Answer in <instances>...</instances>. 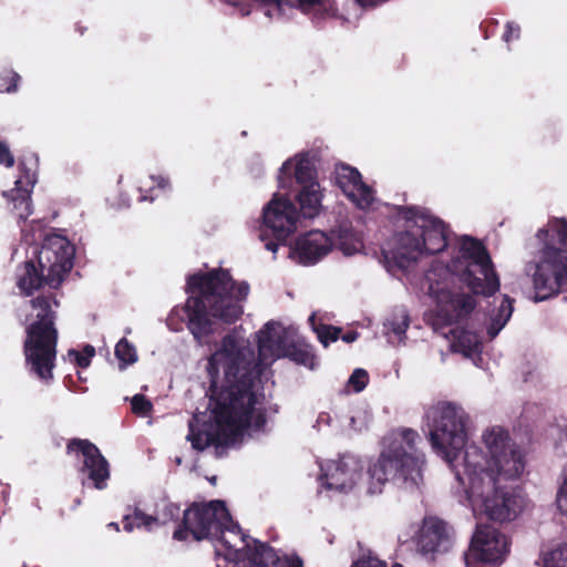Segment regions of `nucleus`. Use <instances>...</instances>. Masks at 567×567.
Listing matches in <instances>:
<instances>
[{
  "label": "nucleus",
  "instance_id": "obj_35",
  "mask_svg": "<svg viewBox=\"0 0 567 567\" xmlns=\"http://www.w3.org/2000/svg\"><path fill=\"white\" fill-rule=\"evenodd\" d=\"M95 355V349L92 346H85L82 351L74 349L69 350L68 358L70 361L76 363L80 368H87L91 364L92 358Z\"/></svg>",
  "mask_w": 567,
  "mask_h": 567
},
{
  "label": "nucleus",
  "instance_id": "obj_18",
  "mask_svg": "<svg viewBox=\"0 0 567 567\" xmlns=\"http://www.w3.org/2000/svg\"><path fill=\"white\" fill-rule=\"evenodd\" d=\"M333 247L332 238L321 230H311L296 240L290 258L301 265H313L323 258Z\"/></svg>",
  "mask_w": 567,
  "mask_h": 567
},
{
  "label": "nucleus",
  "instance_id": "obj_39",
  "mask_svg": "<svg viewBox=\"0 0 567 567\" xmlns=\"http://www.w3.org/2000/svg\"><path fill=\"white\" fill-rule=\"evenodd\" d=\"M8 78H9V84L8 85L0 84V91L7 92V93L17 92L18 87H19V82L21 80L20 75L14 71H9Z\"/></svg>",
  "mask_w": 567,
  "mask_h": 567
},
{
  "label": "nucleus",
  "instance_id": "obj_10",
  "mask_svg": "<svg viewBox=\"0 0 567 567\" xmlns=\"http://www.w3.org/2000/svg\"><path fill=\"white\" fill-rule=\"evenodd\" d=\"M37 255V264L42 272H47V286L51 289L60 287L66 274L72 269L74 247L66 237L50 234L45 235L43 244Z\"/></svg>",
  "mask_w": 567,
  "mask_h": 567
},
{
  "label": "nucleus",
  "instance_id": "obj_26",
  "mask_svg": "<svg viewBox=\"0 0 567 567\" xmlns=\"http://www.w3.org/2000/svg\"><path fill=\"white\" fill-rule=\"evenodd\" d=\"M332 244L339 248L343 255L352 256L363 249V241L351 226L342 225L333 233Z\"/></svg>",
  "mask_w": 567,
  "mask_h": 567
},
{
  "label": "nucleus",
  "instance_id": "obj_3",
  "mask_svg": "<svg viewBox=\"0 0 567 567\" xmlns=\"http://www.w3.org/2000/svg\"><path fill=\"white\" fill-rule=\"evenodd\" d=\"M451 260L446 265L434 261L424 277L427 295L436 305L433 326L444 337L451 334V348L476 364L483 348L478 334L458 327L444 331L476 307L474 296L460 291L454 282L457 278L474 295L492 296L499 289V278L485 247L475 238L462 236L451 245Z\"/></svg>",
  "mask_w": 567,
  "mask_h": 567
},
{
  "label": "nucleus",
  "instance_id": "obj_29",
  "mask_svg": "<svg viewBox=\"0 0 567 567\" xmlns=\"http://www.w3.org/2000/svg\"><path fill=\"white\" fill-rule=\"evenodd\" d=\"M284 357L289 358L296 363L302 364L310 370H313L318 364L312 347L299 338L297 332L290 341L287 353H285Z\"/></svg>",
  "mask_w": 567,
  "mask_h": 567
},
{
  "label": "nucleus",
  "instance_id": "obj_7",
  "mask_svg": "<svg viewBox=\"0 0 567 567\" xmlns=\"http://www.w3.org/2000/svg\"><path fill=\"white\" fill-rule=\"evenodd\" d=\"M37 312V320L27 328L24 341L25 367L28 372L44 385L53 382L56 359L58 331L50 300L38 297L30 301Z\"/></svg>",
  "mask_w": 567,
  "mask_h": 567
},
{
  "label": "nucleus",
  "instance_id": "obj_23",
  "mask_svg": "<svg viewBox=\"0 0 567 567\" xmlns=\"http://www.w3.org/2000/svg\"><path fill=\"white\" fill-rule=\"evenodd\" d=\"M303 567L302 560L298 556L279 557L277 553L268 545L256 546V550L248 560H239L233 567Z\"/></svg>",
  "mask_w": 567,
  "mask_h": 567
},
{
  "label": "nucleus",
  "instance_id": "obj_43",
  "mask_svg": "<svg viewBox=\"0 0 567 567\" xmlns=\"http://www.w3.org/2000/svg\"><path fill=\"white\" fill-rule=\"evenodd\" d=\"M110 526H112L113 528H115L116 530H118V525L116 523H111Z\"/></svg>",
  "mask_w": 567,
  "mask_h": 567
},
{
  "label": "nucleus",
  "instance_id": "obj_21",
  "mask_svg": "<svg viewBox=\"0 0 567 567\" xmlns=\"http://www.w3.org/2000/svg\"><path fill=\"white\" fill-rule=\"evenodd\" d=\"M20 175L14 182V189L11 190V199L13 203V210L19 220H25L31 214V192L35 184V173L25 167L24 164H19Z\"/></svg>",
  "mask_w": 567,
  "mask_h": 567
},
{
  "label": "nucleus",
  "instance_id": "obj_40",
  "mask_svg": "<svg viewBox=\"0 0 567 567\" xmlns=\"http://www.w3.org/2000/svg\"><path fill=\"white\" fill-rule=\"evenodd\" d=\"M519 34H520L519 25L514 22H508L506 24V30L503 34V40L508 43L511 40L518 39Z\"/></svg>",
  "mask_w": 567,
  "mask_h": 567
},
{
  "label": "nucleus",
  "instance_id": "obj_13",
  "mask_svg": "<svg viewBox=\"0 0 567 567\" xmlns=\"http://www.w3.org/2000/svg\"><path fill=\"white\" fill-rule=\"evenodd\" d=\"M225 525L217 538L213 539L215 551L217 556L224 558L225 567H233L239 560H248L255 553L256 546L264 545L244 534L230 516Z\"/></svg>",
  "mask_w": 567,
  "mask_h": 567
},
{
  "label": "nucleus",
  "instance_id": "obj_41",
  "mask_svg": "<svg viewBox=\"0 0 567 567\" xmlns=\"http://www.w3.org/2000/svg\"><path fill=\"white\" fill-rule=\"evenodd\" d=\"M14 163V158L11 155L8 146L0 142V164H4L7 167H11Z\"/></svg>",
  "mask_w": 567,
  "mask_h": 567
},
{
  "label": "nucleus",
  "instance_id": "obj_19",
  "mask_svg": "<svg viewBox=\"0 0 567 567\" xmlns=\"http://www.w3.org/2000/svg\"><path fill=\"white\" fill-rule=\"evenodd\" d=\"M181 507L174 503L162 502L157 505L155 515H147L140 509H134L132 514H127L123 520V527L126 532L134 528H144L147 532L173 522L179 517Z\"/></svg>",
  "mask_w": 567,
  "mask_h": 567
},
{
  "label": "nucleus",
  "instance_id": "obj_37",
  "mask_svg": "<svg viewBox=\"0 0 567 567\" xmlns=\"http://www.w3.org/2000/svg\"><path fill=\"white\" fill-rule=\"evenodd\" d=\"M131 405L132 411L140 416H146L153 408L152 402L143 394H135L131 400Z\"/></svg>",
  "mask_w": 567,
  "mask_h": 567
},
{
  "label": "nucleus",
  "instance_id": "obj_8",
  "mask_svg": "<svg viewBox=\"0 0 567 567\" xmlns=\"http://www.w3.org/2000/svg\"><path fill=\"white\" fill-rule=\"evenodd\" d=\"M299 213L287 195L275 194L262 210V227L259 238L274 255L279 245L297 230Z\"/></svg>",
  "mask_w": 567,
  "mask_h": 567
},
{
  "label": "nucleus",
  "instance_id": "obj_9",
  "mask_svg": "<svg viewBox=\"0 0 567 567\" xmlns=\"http://www.w3.org/2000/svg\"><path fill=\"white\" fill-rule=\"evenodd\" d=\"M229 520V513L221 501H212L207 504H194L184 511L185 529H177L173 537L184 540L192 534L197 540L217 538L223 526Z\"/></svg>",
  "mask_w": 567,
  "mask_h": 567
},
{
  "label": "nucleus",
  "instance_id": "obj_1",
  "mask_svg": "<svg viewBox=\"0 0 567 567\" xmlns=\"http://www.w3.org/2000/svg\"><path fill=\"white\" fill-rule=\"evenodd\" d=\"M468 420L456 403L441 401L431 405L425 412L431 446L454 471L460 503L474 515L511 522L524 511L526 499L503 482L524 473V452L499 425L482 433L485 454L476 445L466 446Z\"/></svg>",
  "mask_w": 567,
  "mask_h": 567
},
{
  "label": "nucleus",
  "instance_id": "obj_38",
  "mask_svg": "<svg viewBox=\"0 0 567 567\" xmlns=\"http://www.w3.org/2000/svg\"><path fill=\"white\" fill-rule=\"evenodd\" d=\"M351 567H386L383 561L378 559L377 557L368 556L362 557L354 561ZM392 567H402L399 564H394Z\"/></svg>",
  "mask_w": 567,
  "mask_h": 567
},
{
  "label": "nucleus",
  "instance_id": "obj_30",
  "mask_svg": "<svg viewBox=\"0 0 567 567\" xmlns=\"http://www.w3.org/2000/svg\"><path fill=\"white\" fill-rule=\"evenodd\" d=\"M316 320V313H312L309 317V322L313 329V331L317 333L318 339L320 342L327 347L329 342L336 341L340 338L341 329L330 327V326H319L317 327L315 323ZM341 339L346 341L347 343H351L358 339V332L355 331H349L341 336Z\"/></svg>",
  "mask_w": 567,
  "mask_h": 567
},
{
  "label": "nucleus",
  "instance_id": "obj_20",
  "mask_svg": "<svg viewBox=\"0 0 567 567\" xmlns=\"http://www.w3.org/2000/svg\"><path fill=\"white\" fill-rule=\"evenodd\" d=\"M292 175L300 188L311 183H319L313 163L307 154H298L282 163L278 173L279 188L290 189L293 183Z\"/></svg>",
  "mask_w": 567,
  "mask_h": 567
},
{
  "label": "nucleus",
  "instance_id": "obj_31",
  "mask_svg": "<svg viewBox=\"0 0 567 567\" xmlns=\"http://www.w3.org/2000/svg\"><path fill=\"white\" fill-rule=\"evenodd\" d=\"M538 564L542 567H567V543L544 547Z\"/></svg>",
  "mask_w": 567,
  "mask_h": 567
},
{
  "label": "nucleus",
  "instance_id": "obj_15",
  "mask_svg": "<svg viewBox=\"0 0 567 567\" xmlns=\"http://www.w3.org/2000/svg\"><path fill=\"white\" fill-rule=\"evenodd\" d=\"M68 453L82 460L80 472L92 481L95 488L106 487L110 477L109 463L94 444L86 440H73L68 444Z\"/></svg>",
  "mask_w": 567,
  "mask_h": 567
},
{
  "label": "nucleus",
  "instance_id": "obj_14",
  "mask_svg": "<svg viewBox=\"0 0 567 567\" xmlns=\"http://www.w3.org/2000/svg\"><path fill=\"white\" fill-rule=\"evenodd\" d=\"M321 485L328 491L349 493L362 476V464L352 455L342 456L336 461H327L320 464Z\"/></svg>",
  "mask_w": 567,
  "mask_h": 567
},
{
  "label": "nucleus",
  "instance_id": "obj_25",
  "mask_svg": "<svg viewBox=\"0 0 567 567\" xmlns=\"http://www.w3.org/2000/svg\"><path fill=\"white\" fill-rule=\"evenodd\" d=\"M47 272H42L37 260H28L17 271V285L24 295H32L42 286H47Z\"/></svg>",
  "mask_w": 567,
  "mask_h": 567
},
{
  "label": "nucleus",
  "instance_id": "obj_32",
  "mask_svg": "<svg viewBox=\"0 0 567 567\" xmlns=\"http://www.w3.org/2000/svg\"><path fill=\"white\" fill-rule=\"evenodd\" d=\"M169 187H171V185L166 177L151 175L146 179L141 182L140 192L141 193H153L155 190V188L166 190V189H169ZM146 199L153 200L154 196L153 195L148 196V195L142 194L141 200H146Z\"/></svg>",
  "mask_w": 567,
  "mask_h": 567
},
{
  "label": "nucleus",
  "instance_id": "obj_33",
  "mask_svg": "<svg viewBox=\"0 0 567 567\" xmlns=\"http://www.w3.org/2000/svg\"><path fill=\"white\" fill-rule=\"evenodd\" d=\"M115 357L121 362L122 368L133 364L137 361V352L135 347L125 338H122L115 346Z\"/></svg>",
  "mask_w": 567,
  "mask_h": 567
},
{
  "label": "nucleus",
  "instance_id": "obj_2",
  "mask_svg": "<svg viewBox=\"0 0 567 567\" xmlns=\"http://www.w3.org/2000/svg\"><path fill=\"white\" fill-rule=\"evenodd\" d=\"M296 333L270 321L257 333L259 360L248 340L234 334L226 336L208 358L210 379L208 414H198L189 421L186 439L193 449L204 451L215 445L221 454L225 446L243 441L247 430L259 431L266 424L262 402L255 391L261 367L284 358Z\"/></svg>",
  "mask_w": 567,
  "mask_h": 567
},
{
  "label": "nucleus",
  "instance_id": "obj_42",
  "mask_svg": "<svg viewBox=\"0 0 567 567\" xmlns=\"http://www.w3.org/2000/svg\"><path fill=\"white\" fill-rule=\"evenodd\" d=\"M22 234H23V237H24L27 243H31V241H35L37 240V236L35 235H32V238L29 239V235L27 234V230L24 228H22Z\"/></svg>",
  "mask_w": 567,
  "mask_h": 567
},
{
  "label": "nucleus",
  "instance_id": "obj_6",
  "mask_svg": "<svg viewBox=\"0 0 567 567\" xmlns=\"http://www.w3.org/2000/svg\"><path fill=\"white\" fill-rule=\"evenodd\" d=\"M405 229L395 234L382 250L384 267L392 276L408 277L424 255L442 251L447 246V227L434 215L410 209Z\"/></svg>",
  "mask_w": 567,
  "mask_h": 567
},
{
  "label": "nucleus",
  "instance_id": "obj_28",
  "mask_svg": "<svg viewBox=\"0 0 567 567\" xmlns=\"http://www.w3.org/2000/svg\"><path fill=\"white\" fill-rule=\"evenodd\" d=\"M410 324L408 311L399 309L394 311L384 322V333L392 344H401Z\"/></svg>",
  "mask_w": 567,
  "mask_h": 567
},
{
  "label": "nucleus",
  "instance_id": "obj_12",
  "mask_svg": "<svg viewBox=\"0 0 567 567\" xmlns=\"http://www.w3.org/2000/svg\"><path fill=\"white\" fill-rule=\"evenodd\" d=\"M509 551L507 537L493 526H478L465 555L467 567L476 563L499 564Z\"/></svg>",
  "mask_w": 567,
  "mask_h": 567
},
{
  "label": "nucleus",
  "instance_id": "obj_4",
  "mask_svg": "<svg viewBox=\"0 0 567 567\" xmlns=\"http://www.w3.org/2000/svg\"><path fill=\"white\" fill-rule=\"evenodd\" d=\"M185 311L187 327L199 344H207L209 336L217 332L218 320L236 321L243 313L241 301L249 293L247 282L235 284L227 270L214 269L193 275L188 279Z\"/></svg>",
  "mask_w": 567,
  "mask_h": 567
},
{
  "label": "nucleus",
  "instance_id": "obj_5",
  "mask_svg": "<svg viewBox=\"0 0 567 567\" xmlns=\"http://www.w3.org/2000/svg\"><path fill=\"white\" fill-rule=\"evenodd\" d=\"M419 433L411 429L393 431L383 442L379 457L368 467L367 492L382 493L386 483L415 492L423 485L424 454L417 450Z\"/></svg>",
  "mask_w": 567,
  "mask_h": 567
},
{
  "label": "nucleus",
  "instance_id": "obj_16",
  "mask_svg": "<svg viewBox=\"0 0 567 567\" xmlns=\"http://www.w3.org/2000/svg\"><path fill=\"white\" fill-rule=\"evenodd\" d=\"M334 181L355 207L362 210L374 207L377 203L374 192L363 183L358 169L346 164H339L334 169Z\"/></svg>",
  "mask_w": 567,
  "mask_h": 567
},
{
  "label": "nucleus",
  "instance_id": "obj_22",
  "mask_svg": "<svg viewBox=\"0 0 567 567\" xmlns=\"http://www.w3.org/2000/svg\"><path fill=\"white\" fill-rule=\"evenodd\" d=\"M537 239L543 244L539 251L545 252L548 247L559 252V259L567 260V219L551 218L546 228H542L536 234Z\"/></svg>",
  "mask_w": 567,
  "mask_h": 567
},
{
  "label": "nucleus",
  "instance_id": "obj_27",
  "mask_svg": "<svg viewBox=\"0 0 567 567\" xmlns=\"http://www.w3.org/2000/svg\"><path fill=\"white\" fill-rule=\"evenodd\" d=\"M514 300L508 296H503L499 300L497 309L491 311L486 331L489 339H494L501 330L506 326L513 313Z\"/></svg>",
  "mask_w": 567,
  "mask_h": 567
},
{
  "label": "nucleus",
  "instance_id": "obj_24",
  "mask_svg": "<svg viewBox=\"0 0 567 567\" xmlns=\"http://www.w3.org/2000/svg\"><path fill=\"white\" fill-rule=\"evenodd\" d=\"M323 192L319 183H311L299 188L296 199L299 203L300 212L306 218L317 217L322 209Z\"/></svg>",
  "mask_w": 567,
  "mask_h": 567
},
{
  "label": "nucleus",
  "instance_id": "obj_11",
  "mask_svg": "<svg viewBox=\"0 0 567 567\" xmlns=\"http://www.w3.org/2000/svg\"><path fill=\"white\" fill-rule=\"evenodd\" d=\"M533 286L536 302L567 290V260L559 259V252L548 247L535 265Z\"/></svg>",
  "mask_w": 567,
  "mask_h": 567
},
{
  "label": "nucleus",
  "instance_id": "obj_36",
  "mask_svg": "<svg viewBox=\"0 0 567 567\" xmlns=\"http://www.w3.org/2000/svg\"><path fill=\"white\" fill-rule=\"evenodd\" d=\"M369 382V374L364 369H355L347 382L348 391L361 392Z\"/></svg>",
  "mask_w": 567,
  "mask_h": 567
},
{
  "label": "nucleus",
  "instance_id": "obj_17",
  "mask_svg": "<svg viewBox=\"0 0 567 567\" xmlns=\"http://www.w3.org/2000/svg\"><path fill=\"white\" fill-rule=\"evenodd\" d=\"M453 544L452 530L437 517H425L420 528L417 547L424 555L446 553Z\"/></svg>",
  "mask_w": 567,
  "mask_h": 567
},
{
  "label": "nucleus",
  "instance_id": "obj_34",
  "mask_svg": "<svg viewBox=\"0 0 567 567\" xmlns=\"http://www.w3.org/2000/svg\"><path fill=\"white\" fill-rule=\"evenodd\" d=\"M567 440V432H566ZM556 505L561 514L567 516V462L563 467L558 478V488L556 493Z\"/></svg>",
  "mask_w": 567,
  "mask_h": 567
}]
</instances>
